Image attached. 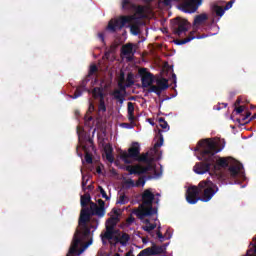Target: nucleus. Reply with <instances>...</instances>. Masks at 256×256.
<instances>
[{
  "instance_id": "57",
  "label": "nucleus",
  "mask_w": 256,
  "mask_h": 256,
  "mask_svg": "<svg viewBox=\"0 0 256 256\" xmlns=\"http://www.w3.org/2000/svg\"><path fill=\"white\" fill-rule=\"evenodd\" d=\"M93 191V185L86 186V191Z\"/></svg>"
},
{
  "instance_id": "41",
  "label": "nucleus",
  "mask_w": 256,
  "mask_h": 256,
  "mask_svg": "<svg viewBox=\"0 0 256 256\" xmlns=\"http://www.w3.org/2000/svg\"><path fill=\"white\" fill-rule=\"evenodd\" d=\"M127 107L128 115L135 113V106L133 105V102H128Z\"/></svg>"
},
{
  "instance_id": "29",
  "label": "nucleus",
  "mask_w": 256,
  "mask_h": 256,
  "mask_svg": "<svg viewBox=\"0 0 256 256\" xmlns=\"http://www.w3.org/2000/svg\"><path fill=\"white\" fill-rule=\"evenodd\" d=\"M194 33L195 32H191L190 35L183 40H177L176 45H185L186 43L193 41V39H195V36L193 35Z\"/></svg>"
},
{
  "instance_id": "30",
  "label": "nucleus",
  "mask_w": 256,
  "mask_h": 256,
  "mask_svg": "<svg viewBox=\"0 0 256 256\" xmlns=\"http://www.w3.org/2000/svg\"><path fill=\"white\" fill-rule=\"evenodd\" d=\"M83 91H85V86H78L74 94L70 96L71 99H78V97H81V95H83Z\"/></svg>"
},
{
  "instance_id": "35",
  "label": "nucleus",
  "mask_w": 256,
  "mask_h": 256,
  "mask_svg": "<svg viewBox=\"0 0 256 256\" xmlns=\"http://www.w3.org/2000/svg\"><path fill=\"white\" fill-rule=\"evenodd\" d=\"M98 111L102 113H105L107 111V106L105 105V98L100 99Z\"/></svg>"
},
{
  "instance_id": "1",
  "label": "nucleus",
  "mask_w": 256,
  "mask_h": 256,
  "mask_svg": "<svg viewBox=\"0 0 256 256\" xmlns=\"http://www.w3.org/2000/svg\"><path fill=\"white\" fill-rule=\"evenodd\" d=\"M91 208H84L78 220L79 229L76 230L67 256L81 255L93 244V233L99 227V220L91 218Z\"/></svg>"
},
{
  "instance_id": "55",
  "label": "nucleus",
  "mask_w": 256,
  "mask_h": 256,
  "mask_svg": "<svg viewBox=\"0 0 256 256\" xmlns=\"http://www.w3.org/2000/svg\"><path fill=\"white\" fill-rule=\"evenodd\" d=\"M129 121H135V113L128 114Z\"/></svg>"
},
{
  "instance_id": "48",
  "label": "nucleus",
  "mask_w": 256,
  "mask_h": 256,
  "mask_svg": "<svg viewBox=\"0 0 256 256\" xmlns=\"http://www.w3.org/2000/svg\"><path fill=\"white\" fill-rule=\"evenodd\" d=\"M118 87H119V90L118 91H120V93L121 92H123V93H125V91H127V84H125V83H122V84H118Z\"/></svg>"
},
{
  "instance_id": "23",
  "label": "nucleus",
  "mask_w": 256,
  "mask_h": 256,
  "mask_svg": "<svg viewBox=\"0 0 256 256\" xmlns=\"http://www.w3.org/2000/svg\"><path fill=\"white\" fill-rule=\"evenodd\" d=\"M92 95L94 97V99H105V95L103 94V88L101 87H95L92 90Z\"/></svg>"
},
{
  "instance_id": "6",
  "label": "nucleus",
  "mask_w": 256,
  "mask_h": 256,
  "mask_svg": "<svg viewBox=\"0 0 256 256\" xmlns=\"http://www.w3.org/2000/svg\"><path fill=\"white\" fill-rule=\"evenodd\" d=\"M119 223V217L113 216L106 221V231L100 235L103 244L105 245L106 241H113V236L119 234V230L115 229Z\"/></svg>"
},
{
  "instance_id": "64",
  "label": "nucleus",
  "mask_w": 256,
  "mask_h": 256,
  "mask_svg": "<svg viewBox=\"0 0 256 256\" xmlns=\"http://www.w3.org/2000/svg\"><path fill=\"white\" fill-rule=\"evenodd\" d=\"M113 256H121V254H119V253H115Z\"/></svg>"
},
{
  "instance_id": "56",
  "label": "nucleus",
  "mask_w": 256,
  "mask_h": 256,
  "mask_svg": "<svg viewBox=\"0 0 256 256\" xmlns=\"http://www.w3.org/2000/svg\"><path fill=\"white\" fill-rule=\"evenodd\" d=\"M125 256H135V255H133V250H129V251L125 254Z\"/></svg>"
},
{
  "instance_id": "10",
  "label": "nucleus",
  "mask_w": 256,
  "mask_h": 256,
  "mask_svg": "<svg viewBox=\"0 0 256 256\" xmlns=\"http://www.w3.org/2000/svg\"><path fill=\"white\" fill-rule=\"evenodd\" d=\"M201 3H203V0H188L180 5V9L184 13H195V11L199 9Z\"/></svg>"
},
{
  "instance_id": "14",
  "label": "nucleus",
  "mask_w": 256,
  "mask_h": 256,
  "mask_svg": "<svg viewBox=\"0 0 256 256\" xmlns=\"http://www.w3.org/2000/svg\"><path fill=\"white\" fill-rule=\"evenodd\" d=\"M241 169H243V164H241V162L237 161L236 159L232 158V161L228 166L230 177L232 179H236L239 173H241Z\"/></svg>"
},
{
  "instance_id": "32",
  "label": "nucleus",
  "mask_w": 256,
  "mask_h": 256,
  "mask_svg": "<svg viewBox=\"0 0 256 256\" xmlns=\"http://www.w3.org/2000/svg\"><path fill=\"white\" fill-rule=\"evenodd\" d=\"M116 203L118 205H127V203H129V197H127L125 194H120Z\"/></svg>"
},
{
  "instance_id": "20",
  "label": "nucleus",
  "mask_w": 256,
  "mask_h": 256,
  "mask_svg": "<svg viewBox=\"0 0 256 256\" xmlns=\"http://www.w3.org/2000/svg\"><path fill=\"white\" fill-rule=\"evenodd\" d=\"M104 151L107 161H109V163H113V161H115V157H113V147H111V145H106L104 147Z\"/></svg>"
},
{
  "instance_id": "63",
  "label": "nucleus",
  "mask_w": 256,
  "mask_h": 256,
  "mask_svg": "<svg viewBox=\"0 0 256 256\" xmlns=\"http://www.w3.org/2000/svg\"><path fill=\"white\" fill-rule=\"evenodd\" d=\"M248 117H251V113H248V114L246 115V119H247Z\"/></svg>"
},
{
  "instance_id": "26",
  "label": "nucleus",
  "mask_w": 256,
  "mask_h": 256,
  "mask_svg": "<svg viewBox=\"0 0 256 256\" xmlns=\"http://www.w3.org/2000/svg\"><path fill=\"white\" fill-rule=\"evenodd\" d=\"M135 85V74L129 72L126 77V87H133Z\"/></svg>"
},
{
  "instance_id": "18",
  "label": "nucleus",
  "mask_w": 256,
  "mask_h": 256,
  "mask_svg": "<svg viewBox=\"0 0 256 256\" xmlns=\"http://www.w3.org/2000/svg\"><path fill=\"white\" fill-rule=\"evenodd\" d=\"M122 8L126 11H135L138 13H143V6H137L131 0H122Z\"/></svg>"
},
{
  "instance_id": "33",
  "label": "nucleus",
  "mask_w": 256,
  "mask_h": 256,
  "mask_svg": "<svg viewBox=\"0 0 256 256\" xmlns=\"http://www.w3.org/2000/svg\"><path fill=\"white\" fill-rule=\"evenodd\" d=\"M158 122H159V126L164 129V131H169L170 127H169V124L167 123V121H165V118L163 117H160L158 119Z\"/></svg>"
},
{
  "instance_id": "4",
  "label": "nucleus",
  "mask_w": 256,
  "mask_h": 256,
  "mask_svg": "<svg viewBox=\"0 0 256 256\" xmlns=\"http://www.w3.org/2000/svg\"><path fill=\"white\" fill-rule=\"evenodd\" d=\"M139 161V163H146V166L137 165H128L125 170L128 171L129 175H145V173H149V171H153V164H151L152 159L149 158V152L144 154H139L135 159Z\"/></svg>"
},
{
  "instance_id": "22",
  "label": "nucleus",
  "mask_w": 256,
  "mask_h": 256,
  "mask_svg": "<svg viewBox=\"0 0 256 256\" xmlns=\"http://www.w3.org/2000/svg\"><path fill=\"white\" fill-rule=\"evenodd\" d=\"M112 95L114 99H116V101L120 103V105H123V103H125V95L121 93V90H114Z\"/></svg>"
},
{
  "instance_id": "47",
  "label": "nucleus",
  "mask_w": 256,
  "mask_h": 256,
  "mask_svg": "<svg viewBox=\"0 0 256 256\" xmlns=\"http://www.w3.org/2000/svg\"><path fill=\"white\" fill-rule=\"evenodd\" d=\"M97 71H99V68L97 67V65H91L90 66V70H89V75H93L94 73H97Z\"/></svg>"
},
{
  "instance_id": "40",
  "label": "nucleus",
  "mask_w": 256,
  "mask_h": 256,
  "mask_svg": "<svg viewBox=\"0 0 256 256\" xmlns=\"http://www.w3.org/2000/svg\"><path fill=\"white\" fill-rule=\"evenodd\" d=\"M151 255H153L151 252V247H148L140 251V253L137 256H151Z\"/></svg>"
},
{
  "instance_id": "49",
  "label": "nucleus",
  "mask_w": 256,
  "mask_h": 256,
  "mask_svg": "<svg viewBox=\"0 0 256 256\" xmlns=\"http://www.w3.org/2000/svg\"><path fill=\"white\" fill-rule=\"evenodd\" d=\"M233 3H235V0H230V1L226 4V6L224 7V9H225L226 11H229V9H231V7H233Z\"/></svg>"
},
{
  "instance_id": "3",
  "label": "nucleus",
  "mask_w": 256,
  "mask_h": 256,
  "mask_svg": "<svg viewBox=\"0 0 256 256\" xmlns=\"http://www.w3.org/2000/svg\"><path fill=\"white\" fill-rule=\"evenodd\" d=\"M142 204L140 209H137L134 214L138 219H145V217H153L157 215V207H153V202L159 204V198H155L153 189L148 188L143 191L141 195Z\"/></svg>"
},
{
  "instance_id": "43",
  "label": "nucleus",
  "mask_w": 256,
  "mask_h": 256,
  "mask_svg": "<svg viewBox=\"0 0 256 256\" xmlns=\"http://www.w3.org/2000/svg\"><path fill=\"white\" fill-rule=\"evenodd\" d=\"M98 189L100 191L102 198L106 199V201H109V196H107V192H105V189H103V187L101 186H99Z\"/></svg>"
},
{
  "instance_id": "8",
  "label": "nucleus",
  "mask_w": 256,
  "mask_h": 256,
  "mask_svg": "<svg viewBox=\"0 0 256 256\" xmlns=\"http://www.w3.org/2000/svg\"><path fill=\"white\" fill-rule=\"evenodd\" d=\"M139 155H141V146L139 142H133L128 152L121 154V159L126 165H131V163H133L131 159H137Z\"/></svg>"
},
{
  "instance_id": "51",
  "label": "nucleus",
  "mask_w": 256,
  "mask_h": 256,
  "mask_svg": "<svg viewBox=\"0 0 256 256\" xmlns=\"http://www.w3.org/2000/svg\"><path fill=\"white\" fill-rule=\"evenodd\" d=\"M98 39H100L101 43H105V34L103 32L98 33Z\"/></svg>"
},
{
  "instance_id": "2",
  "label": "nucleus",
  "mask_w": 256,
  "mask_h": 256,
  "mask_svg": "<svg viewBox=\"0 0 256 256\" xmlns=\"http://www.w3.org/2000/svg\"><path fill=\"white\" fill-rule=\"evenodd\" d=\"M198 146L195 151H199L202 156V161H208L212 163V167L215 171L219 169H227L233 160V157H221L217 156L219 149H217V143L211 139H202L198 142Z\"/></svg>"
},
{
  "instance_id": "27",
  "label": "nucleus",
  "mask_w": 256,
  "mask_h": 256,
  "mask_svg": "<svg viewBox=\"0 0 256 256\" xmlns=\"http://www.w3.org/2000/svg\"><path fill=\"white\" fill-rule=\"evenodd\" d=\"M212 10L216 13L217 17H223V15H225V8L215 4L212 7Z\"/></svg>"
},
{
  "instance_id": "50",
  "label": "nucleus",
  "mask_w": 256,
  "mask_h": 256,
  "mask_svg": "<svg viewBox=\"0 0 256 256\" xmlns=\"http://www.w3.org/2000/svg\"><path fill=\"white\" fill-rule=\"evenodd\" d=\"M235 111L238 115H241V113H243V111H245V107L239 106L238 108L235 109Z\"/></svg>"
},
{
  "instance_id": "34",
  "label": "nucleus",
  "mask_w": 256,
  "mask_h": 256,
  "mask_svg": "<svg viewBox=\"0 0 256 256\" xmlns=\"http://www.w3.org/2000/svg\"><path fill=\"white\" fill-rule=\"evenodd\" d=\"M148 93H156L158 95V97H160L161 95V90H159V87L156 85L151 84L150 86H148Z\"/></svg>"
},
{
  "instance_id": "7",
  "label": "nucleus",
  "mask_w": 256,
  "mask_h": 256,
  "mask_svg": "<svg viewBox=\"0 0 256 256\" xmlns=\"http://www.w3.org/2000/svg\"><path fill=\"white\" fill-rule=\"evenodd\" d=\"M135 19L134 16H121L120 18L111 19L108 23L107 30L110 33H116V31H121L127 25Z\"/></svg>"
},
{
  "instance_id": "17",
  "label": "nucleus",
  "mask_w": 256,
  "mask_h": 256,
  "mask_svg": "<svg viewBox=\"0 0 256 256\" xmlns=\"http://www.w3.org/2000/svg\"><path fill=\"white\" fill-rule=\"evenodd\" d=\"M213 181H216V183H221V185H227V179H229V175L225 172H214L210 173Z\"/></svg>"
},
{
  "instance_id": "15",
  "label": "nucleus",
  "mask_w": 256,
  "mask_h": 256,
  "mask_svg": "<svg viewBox=\"0 0 256 256\" xmlns=\"http://www.w3.org/2000/svg\"><path fill=\"white\" fill-rule=\"evenodd\" d=\"M113 240L115 243H120L122 247H127L129 241H131V236L125 232L119 231L118 234H114Z\"/></svg>"
},
{
  "instance_id": "44",
  "label": "nucleus",
  "mask_w": 256,
  "mask_h": 256,
  "mask_svg": "<svg viewBox=\"0 0 256 256\" xmlns=\"http://www.w3.org/2000/svg\"><path fill=\"white\" fill-rule=\"evenodd\" d=\"M145 183H146L145 176L140 177V178L138 179V181L136 182V187H140V185H141L142 187H144V186H145Z\"/></svg>"
},
{
  "instance_id": "28",
  "label": "nucleus",
  "mask_w": 256,
  "mask_h": 256,
  "mask_svg": "<svg viewBox=\"0 0 256 256\" xmlns=\"http://www.w3.org/2000/svg\"><path fill=\"white\" fill-rule=\"evenodd\" d=\"M207 19H208L207 14L197 15L194 19V25H201V23H205Z\"/></svg>"
},
{
  "instance_id": "54",
  "label": "nucleus",
  "mask_w": 256,
  "mask_h": 256,
  "mask_svg": "<svg viewBox=\"0 0 256 256\" xmlns=\"http://www.w3.org/2000/svg\"><path fill=\"white\" fill-rule=\"evenodd\" d=\"M88 111H89L90 113H93V111H95V105H93V103H90V104H89Z\"/></svg>"
},
{
  "instance_id": "37",
  "label": "nucleus",
  "mask_w": 256,
  "mask_h": 256,
  "mask_svg": "<svg viewBox=\"0 0 256 256\" xmlns=\"http://www.w3.org/2000/svg\"><path fill=\"white\" fill-rule=\"evenodd\" d=\"M157 227V224H148L146 226H143V231H146V233H151L155 228Z\"/></svg>"
},
{
  "instance_id": "16",
  "label": "nucleus",
  "mask_w": 256,
  "mask_h": 256,
  "mask_svg": "<svg viewBox=\"0 0 256 256\" xmlns=\"http://www.w3.org/2000/svg\"><path fill=\"white\" fill-rule=\"evenodd\" d=\"M176 25H178V27H173V33L174 35H178V37H181L183 33H187V31H189V29L187 28V21L185 20L177 19Z\"/></svg>"
},
{
  "instance_id": "46",
  "label": "nucleus",
  "mask_w": 256,
  "mask_h": 256,
  "mask_svg": "<svg viewBox=\"0 0 256 256\" xmlns=\"http://www.w3.org/2000/svg\"><path fill=\"white\" fill-rule=\"evenodd\" d=\"M85 161L86 163H88V165H91V163H93V155L86 153L85 154Z\"/></svg>"
},
{
  "instance_id": "60",
  "label": "nucleus",
  "mask_w": 256,
  "mask_h": 256,
  "mask_svg": "<svg viewBox=\"0 0 256 256\" xmlns=\"http://www.w3.org/2000/svg\"><path fill=\"white\" fill-rule=\"evenodd\" d=\"M146 225H151V221L149 219L145 220Z\"/></svg>"
},
{
  "instance_id": "42",
  "label": "nucleus",
  "mask_w": 256,
  "mask_h": 256,
  "mask_svg": "<svg viewBox=\"0 0 256 256\" xmlns=\"http://www.w3.org/2000/svg\"><path fill=\"white\" fill-rule=\"evenodd\" d=\"M156 235H157L158 239H160V241H165V238L171 239V236H167V234H165V236H163V233H161V231H157Z\"/></svg>"
},
{
  "instance_id": "59",
  "label": "nucleus",
  "mask_w": 256,
  "mask_h": 256,
  "mask_svg": "<svg viewBox=\"0 0 256 256\" xmlns=\"http://www.w3.org/2000/svg\"><path fill=\"white\" fill-rule=\"evenodd\" d=\"M172 79H174V83H177V75L172 74Z\"/></svg>"
},
{
  "instance_id": "24",
  "label": "nucleus",
  "mask_w": 256,
  "mask_h": 256,
  "mask_svg": "<svg viewBox=\"0 0 256 256\" xmlns=\"http://www.w3.org/2000/svg\"><path fill=\"white\" fill-rule=\"evenodd\" d=\"M162 131L161 130H158V135H159V138H158V141L154 144V147L152 148V151H154V153H157V150L159 149V147H163V134H161Z\"/></svg>"
},
{
  "instance_id": "12",
  "label": "nucleus",
  "mask_w": 256,
  "mask_h": 256,
  "mask_svg": "<svg viewBox=\"0 0 256 256\" xmlns=\"http://www.w3.org/2000/svg\"><path fill=\"white\" fill-rule=\"evenodd\" d=\"M98 205L94 202L90 203V211L92 215H97V217H105V201L99 199Z\"/></svg>"
},
{
  "instance_id": "53",
  "label": "nucleus",
  "mask_w": 256,
  "mask_h": 256,
  "mask_svg": "<svg viewBox=\"0 0 256 256\" xmlns=\"http://www.w3.org/2000/svg\"><path fill=\"white\" fill-rule=\"evenodd\" d=\"M171 3H173V0H164V1H163V4H164L166 7H171Z\"/></svg>"
},
{
  "instance_id": "61",
  "label": "nucleus",
  "mask_w": 256,
  "mask_h": 256,
  "mask_svg": "<svg viewBox=\"0 0 256 256\" xmlns=\"http://www.w3.org/2000/svg\"><path fill=\"white\" fill-rule=\"evenodd\" d=\"M96 172L100 174L101 173V167H97Z\"/></svg>"
},
{
  "instance_id": "19",
  "label": "nucleus",
  "mask_w": 256,
  "mask_h": 256,
  "mask_svg": "<svg viewBox=\"0 0 256 256\" xmlns=\"http://www.w3.org/2000/svg\"><path fill=\"white\" fill-rule=\"evenodd\" d=\"M156 84L159 91L163 93V91H166V89L169 87V80H167V78L157 79Z\"/></svg>"
},
{
  "instance_id": "21",
  "label": "nucleus",
  "mask_w": 256,
  "mask_h": 256,
  "mask_svg": "<svg viewBox=\"0 0 256 256\" xmlns=\"http://www.w3.org/2000/svg\"><path fill=\"white\" fill-rule=\"evenodd\" d=\"M80 203H81V207H83V208H85L88 204L91 205V203H93L91 201V194L85 193L84 195H82L80 197Z\"/></svg>"
},
{
  "instance_id": "9",
  "label": "nucleus",
  "mask_w": 256,
  "mask_h": 256,
  "mask_svg": "<svg viewBox=\"0 0 256 256\" xmlns=\"http://www.w3.org/2000/svg\"><path fill=\"white\" fill-rule=\"evenodd\" d=\"M186 201L190 205H195L198 201H201V191L198 186H190L186 191Z\"/></svg>"
},
{
  "instance_id": "11",
  "label": "nucleus",
  "mask_w": 256,
  "mask_h": 256,
  "mask_svg": "<svg viewBox=\"0 0 256 256\" xmlns=\"http://www.w3.org/2000/svg\"><path fill=\"white\" fill-rule=\"evenodd\" d=\"M201 161L195 164L193 167V171L197 173V175H205V173H209L211 171V167H213V164L209 161H204L203 156H201Z\"/></svg>"
},
{
  "instance_id": "38",
  "label": "nucleus",
  "mask_w": 256,
  "mask_h": 256,
  "mask_svg": "<svg viewBox=\"0 0 256 256\" xmlns=\"http://www.w3.org/2000/svg\"><path fill=\"white\" fill-rule=\"evenodd\" d=\"M124 185L126 187V189H131V187H135L136 184H135V181L131 178L127 179L124 181Z\"/></svg>"
},
{
  "instance_id": "31",
  "label": "nucleus",
  "mask_w": 256,
  "mask_h": 256,
  "mask_svg": "<svg viewBox=\"0 0 256 256\" xmlns=\"http://www.w3.org/2000/svg\"><path fill=\"white\" fill-rule=\"evenodd\" d=\"M152 255H161L164 253V249L163 246H157V245H153L152 247H150Z\"/></svg>"
},
{
  "instance_id": "5",
  "label": "nucleus",
  "mask_w": 256,
  "mask_h": 256,
  "mask_svg": "<svg viewBox=\"0 0 256 256\" xmlns=\"http://www.w3.org/2000/svg\"><path fill=\"white\" fill-rule=\"evenodd\" d=\"M199 189L202 203H209L215 197V194L219 193V186L209 179L200 181Z\"/></svg>"
},
{
  "instance_id": "36",
  "label": "nucleus",
  "mask_w": 256,
  "mask_h": 256,
  "mask_svg": "<svg viewBox=\"0 0 256 256\" xmlns=\"http://www.w3.org/2000/svg\"><path fill=\"white\" fill-rule=\"evenodd\" d=\"M130 31H131L132 35H139V33H141V29L139 28V25H137V24H132L130 26Z\"/></svg>"
},
{
  "instance_id": "45",
  "label": "nucleus",
  "mask_w": 256,
  "mask_h": 256,
  "mask_svg": "<svg viewBox=\"0 0 256 256\" xmlns=\"http://www.w3.org/2000/svg\"><path fill=\"white\" fill-rule=\"evenodd\" d=\"M123 83H125V72L121 70L118 78V84H123Z\"/></svg>"
},
{
  "instance_id": "52",
  "label": "nucleus",
  "mask_w": 256,
  "mask_h": 256,
  "mask_svg": "<svg viewBox=\"0 0 256 256\" xmlns=\"http://www.w3.org/2000/svg\"><path fill=\"white\" fill-rule=\"evenodd\" d=\"M126 223L128 225H131L132 223H135V218L133 216H130L127 218Z\"/></svg>"
},
{
  "instance_id": "62",
  "label": "nucleus",
  "mask_w": 256,
  "mask_h": 256,
  "mask_svg": "<svg viewBox=\"0 0 256 256\" xmlns=\"http://www.w3.org/2000/svg\"><path fill=\"white\" fill-rule=\"evenodd\" d=\"M148 121H149L150 125H155V123H153V120L148 119Z\"/></svg>"
},
{
  "instance_id": "25",
  "label": "nucleus",
  "mask_w": 256,
  "mask_h": 256,
  "mask_svg": "<svg viewBox=\"0 0 256 256\" xmlns=\"http://www.w3.org/2000/svg\"><path fill=\"white\" fill-rule=\"evenodd\" d=\"M123 55H135V51H133V45L131 43L125 44L122 47Z\"/></svg>"
},
{
  "instance_id": "13",
  "label": "nucleus",
  "mask_w": 256,
  "mask_h": 256,
  "mask_svg": "<svg viewBox=\"0 0 256 256\" xmlns=\"http://www.w3.org/2000/svg\"><path fill=\"white\" fill-rule=\"evenodd\" d=\"M139 75L141 77L142 87L147 88L153 85V74L147 72V68H141L139 70Z\"/></svg>"
},
{
  "instance_id": "39",
  "label": "nucleus",
  "mask_w": 256,
  "mask_h": 256,
  "mask_svg": "<svg viewBox=\"0 0 256 256\" xmlns=\"http://www.w3.org/2000/svg\"><path fill=\"white\" fill-rule=\"evenodd\" d=\"M87 183H89V178L85 175L82 176V191L84 193L87 191Z\"/></svg>"
},
{
  "instance_id": "58",
  "label": "nucleus",
  "mask_w": 256,
  "mask_h": 256,
  "mask_svg": "<svg viewBox=\"0 0 256 256\" xmlns=\"http://www.w3.org/2000/svg\"><path fill=\"white\" fill-rule=\"evenodd\" d=\"M113 213L116 215V217H119V211L117 209H113Z\"/></svg>"
}]
</instances>
